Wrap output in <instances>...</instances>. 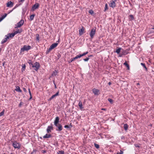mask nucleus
<instances>
[{
    "label": "nucleus",
    "mask_w": 154,
    "mask_h": 154,
    "mask_svg": "<svg viewBox=\"0 0 154 154\" xmlns=\"http://www.w3.org/2000/svg\"><path fill=\"white\" fill-rule=\"evenodd\" d=\"M108 9V5L107 4H106L105 5V10L106 11Z\"/></svg>",
    "instance_id": "nucleus-36"
},
{
    "label": "nucleus",
    "mask_w": 154,
    "mask_h": 154,
    "mask_svg": "<svg viewBox=\"0 0 154 154\" xmlns=\"http://www.w3.org/2000/svg\"><path fill=\"white\" fill-rule=\"evenodd\" d=\"M81 57H82V56H81V54H80L79 55H77V56H76V57L74 58V59H75V60L77 59L78 58H80Z\"/></svg>",
    "instance_id": "nucleus-29"
},
{
    "label": "nucleus",
    "mask_w": 154,
    "mask_h": 154,
    "mask_svg": "<svg viewBox=\"0 0 154 154\" xmlns=\"http://www.w3.org/2000/svg\"><path fill=\"white\" fill-rule=\"evenodd\" d=\"M123 153V151H122L121 150L119 154L118 153H117V154H122Z\"/></svg>",
    "instance_id": "nucleus-46"
},
{
    "label": "nucleus",
    "mask_w": 154,
    "mask_h": 154,
    "mask_svg": "<svg viewBox=\"0 0 154 154\" xmlns=\"http://www.w3.org/2000/svg\"><path fill=\"white\" fill-rule=\"evenodd\" d=\"M15 35H16V34L13 31V32L11 33H10V38H12Z\"/></svg>",
    "instance_id": "nucleus-27"
},
{
    "label": "nucleus",
    "mask_w": 154,
    "mask_h": 154,
    "mask_svg": "<svg viewBox=\"0 0 154 154\" xmlns=\"http://www.w3.org/2000/svg\"><path fill=\"white\" fill-rule=\"evenodd\" d=\"M31 48V47L29 45H25L23 48H21L20 53H22L25 51H28Z\"/></svg>",
    "instance_id": "nucleus-2"
},
{
    "label": "nucleus",
    "mask_w": 154,
    "mask_h": 154,
    "mask_svg": "<svg viewBox=\"0 0 154 154\" xmlns=\"http://www.w3.org/2000/svg\"><path fill=\"white\" fill-rule=\"evenodd\" d=\"M128 125L127 124H125L124 125V127L125 130H127L128 128Z\"/></svg>",
    "instance_id": "nucleus-25"
},
{
    "label": "nucleus",
    "mask_w": 154,
    "mask_h": 154,
    "mask_svg": "<svg viewBox=\"0 0 154 154\" xmlns=\"http://www.w3.org/2000/svg\"><path fill=\"white\" fill-rule=\"evenodd\" d=\"M55 126L57 127L58 128V129H56V130L59 131H61L63 129L62 126V125L59 124L57 125H55Z\"/></svg>",
    "instance_id": "nucleus-10"
},
{
    "label": "nucleus",
    "mask_w": 154,
    "mask_h": 154,
    "mask_svg": "<svg viewBox=\"0 0 154 154\" xmlns=\"http://www.w3.org/2000/svg\"><path fill=\"white\" fill-rule=\"evenodd\" d=\"M96 32V30L95 29L93 28L92 29L90 32V36L91 38H93L94 35H95Z\"/></svg>",
    "instance_id": "nucleus-6"
},
{
    "label": "nucleus",
    "mask_w": 154,
    "mask_h": 154,
    "mask_svg": "<svg viewBox=\"0 0 154 154\" xmlns=\"http://www.w3.org/2000/svg\"><path fill=\"white\" fill-rule=\"evenodd\" d=\"M29 94H30V95L31 96V97L30 98V99L31 98H32V97H31V93L30 92V90L29 89Z\"/></svg>",
    "instance_id": "nucleus-43"
},
{
    "label": "nucleus",
    "mask_w": 154,
    "mask_h": 154,
    "mask_svg": "<svg viewBox=\"0 0 154 154\" xmlns=\"http://www.w3.org/2000/svg\"><path fill=\"white\" fill-rule=\"evenodd\" d=\"M74 60H75V59H74V58H71V60L69 61V62H68L69 63H70L71 62H72V61H74Z\"/></svg>",
    "instance_id": "nucleus-37"
},
{
    "label": "nucleus",
    "mask_w": 154,
    "mask_h": 154,
    "mask_svg": "<svg viewBox=\"0 0 154 154\" xmlns=\"http://www.w3.org/2000/svg\"><path fill=\"white\" fill-rule=\"evenodd\" d=\"M25 0H19V2H23V1H24Z\"/></svg>",
    "instance_id": "nucleus-45"
},
{
    "label": "nucleus",
    "mask_w": 154,
    "mask_h": 154,
    "mask_svg": "<svg viewBox=\"0 0 154 154\" xmlns=\"http://www.w3.org/2000/svg\"><path fill=\"white\" fill-rule=\"evenodd\" d=\"M13 31L16 35L18 33H20L22 32V29H18L17 27H15Z\"/></svg>",
    "instance_id": "nucleus-5"
},
{
    "label": "nucleus",
    "mask_w": 154,
    "mask_h": 154,
    "mask_svg": "<svg viewBox=\"0 0 154 154\" xmlns=\"http://www.w3.org/2000/svg\"><path fill=\"white\" fill-rule=\"evenodd\" d=\"M108 100L109 102L112 104V103H113V100L112 99H110V98H109L108 99Z\"/></svg>",
    "instance_id": "nucleus-32"
},
{
    "label": "nucleus",
    "mask_w": 154,
    "mask_h": 154,
    "mask_svg": "<svg viewBox=\"0 0 154 154\" xmlns=\"http://www.w3.org/2000/svg\"><path fill=\"white\" fill-rule=\"evenodd\" d=\"M7 14H5L4 15L2 16V17H0V22L2 21L5 17L7 16Z\"/></svg>",
    "instance_id": "nucleus-19"
},
{
    "label": "nucleus",
    "mask_w": 154,
    "mask_h": 154,
    "mask_svg": "<svg viewBox=\"0 0 154 154\" xmlns=\"http://www.w3.org/2000/svg\"><path fill=\"white\" fill-rule=\"evenodd\" d=\"M153 134L154 135V133H153Z\"/></svg>",
    "instance_id": "nucleus-59"
},
{
    "label": "nucleus",
    "mask_w": 154,
    "mask_h": 154,
    "mask_svg": "<svg viewBox=\"0 0 154 154\" xmlns=\"http://www.w3.org/2000/svg\"><path fill=\"white\" fill-rule=\"evenodd\" d=\"M58 44L57 43H54L53 44L50 46L48 49L47 51V52L48 53L50 52L52 50L56 47L57 46Z\"/></svg>",
    "instance_id": "nucleus-3"
},
{
    "label": "nucleus",
    "mask_w": 154,
    "mask_h": 154,
    "mask_svg": "<svg viewBox=\"0 0 154 154\" xmlns=\"http://www.w3.org/2000/svg\"><path fill=\"white\" fill-rule=\"evenodd\" d=\"M13 145L15 148L19 149L20 147V144L16 141H15L13 143Z\"/></svg>",
    "instance_id": "nucleus-4"
},
{
    "label": "nucleus",
    "mask_w": 154,
    "mask_h": 154,
    "mask_svg": "<svg viewBox=\"0 0 154 154\" xmlns=\"http://www.w3.org/2000/svg\"><path fill=\"white\" fill-rule=\"evenodd\" d=\"M24 23V20H21L20 22L17 23L16 27H19L23 25Z\"/></svg>",
    "instance_id": "nucleus-7"
},
{
    "label": "nucleus",
    "mask_w": 154,
    "mask_h": 154,
    "mask_svg": "<svg viewBox=\"0 0 154 154\" xmlns=\"http://www.w3.org/2000/svg\"><path fill=\"white\" fill-rule=\"evenodd\" d=\"M124 64L126 66L128 69H129L130 68L129 65L127 63L126 61L124 63Z\"/></svg>",
    "instance_id": "nucleus-26"
},
{
    "label": "nucleus",
    "mask_w": 154,
    "mask_h": 154,
    "mask_svg": "<svg viewBox=\"0 0 154 154\" xmlns=\"http://www.w3.org/2000/svg\"><path fill=\"white\" fill-rule=\"evenodd\" d=\"M36 40L39 41V35L38 34H37L36 35Z\"/></svg>",
    "instance_id": "nucleus-31"
},
{
    "label": "nucleus",
    "mask_w": 154,
    "mask_h": 154,
    "mask_svg": "<svg viewBox=\"0 0 154 154\" xmlns=\"http://www.w3.org/2000/svg\"><path fill=\"white\" fill-rule=\"evenodd\" d=\"M78 105L81 110H82L84 108V107L82 106V103L81 101H79Z\"/></svg>",
    "instance_id": "nucleus-16"
},
{
    "label": "nucleus",
    "mask_w": 154,
    "mask_h": 154,
    "mask_svg": "<svg viewBox=\"0 0 154 154\" xmlns=\"http://www.w3.org/2000/svg\"><path fill=\"white\" fill-rule=\"evenodd\" d=\"M35 16V15L34 14H32L30 16V20L31 21H32L33 20Z\"/></svg>",
    "instance_id": "nucleus-22"
},
{
    "label": "nucleus",
    "mask_w": 154,
    "mask_h": 154,
    "mask_svg": "<svg viewBox=\"0 0 154 154\" xmlns=\"http://www.w3.org/2000/svg\"><path fill=\"white\" fill-rule=\"evenodd\" d=\"M26 67V66L25 64L22 65V67L21 69V71L22 72H23L25 70Z\"/></svg>",
    "instance_id": "nucleus-23"
},
{
    "label": "nucleus",
    "mask_w": 154,
    "mask_h": 154,
    "mask_svg": "<svg viewBox=\"0 0 154 154\" xmlns=\"http://www.w3.org/2000/svg\"><path fill=\"white\" fill-rule=\"evenodd\" d=\"M89 13L92 15L94 13V11L92 10H90L89 11Z\"/></svg>",
    "instance_id": "nucleus-33"
},
{
    "label": "nucleus",
    "mask_w": 154,
    "mask_h": 154,
    "mask_svg": "<svg viewBox=\"0 0 154 154\" xmlns=\"http://www.w3.org/2000/svg\"><path fill=\"white\" fill-rule=\"evenodd\" d=\"M102 110H105L106 109H104V108H102Z\"/></svg>",
    "instance_id": "nucleus-55"
},
{
    "label": "nucleus",
    "mask_w": 154,
    "mask_h": 154,
    "mask_svg": "<svg viewBox=\"0 0 154 154\" xmlns=\"http://www.w3.org/2000/svg\"><path fill=\"white\" fill-rule=\"evenodd\" d=\"M31 65L33 68H35L34 70L36 71H38L40 66L39 63L38 62H35L33 64L32 63Z\"/></svg>",
    "instance_id": "nucleus-1"
},
{
    "label": "nucleus",
    "mask_w": 154,
    "mask_h": 154,
    "mask_svg": "<svg viewBox=\"0 0 154 154\" xmlns=\"http://www.w3.org/2000/svg\"><path fill=\"white\" fill-rule=\"evenodd\" d=\"M125 52H126V51H124V50L122 49V54H123L125 53Z\"/></svg>",
    "instance_id": "nucleus-47"
},
{
    "label": "nucleus",
    "mask_w": 154,
    "mask_h": 154,
    "mask_svg": "<svg viewBox=\"0 0 154 154\" xmlns=\"http://www.w3.org/2000/svg\"><path fill=\"white\" fill-rule=\"evenodd\" d=\"M60 152V154H64V152L63 151H61Z\"/></svg>",
    "instance_id": "nucleus-48"
},
{
    "label": "nucleus",
    "mask_w": 154,
    "mask_h": 154,
    "mask_svg": "<svg viewBox=\"0 0 154 154\" xmlns=\"http://www.w3.org/2000/svg\"><path fill=\"white\" fill-rule=\"evenodd\" d=\"M53 130L52 124H51V126H48L47 129V131L48 133H49L51 132V130Z\"/></svg>",
    "instance_id": "nucleus-8"
},
{
    "label": "nucleus",
    "mask_w": 154,
    "mask_h": 154,
    "mask_svg": "<svg viewBox=\"0 0 154 154\" xmlns=\"http://www.w3.org/2000/svg\"><path fill=\"white\" fill-rule=\"evenodd\" d=\"M130 17V20H133L134 19V17L133 15H129Z\"/></svg>",
    "instance_id": "nucleus-30"
},
{
    "label": "nucleus",
    "mask_w": 154,
    "mask_h": 154,
    "mask_svg": "<svg viewBox=\"0 0 154 154\" xmlns=\"http://www.w3.org/2000/svg\"><path fill=\"white\" fill-rule=\"evenodd\" d=\"M137 85H139V83H137Z\"/></svg>",
    "instance_id": "nucleus-56"
},
{
    "label": "nucleus",
    "mask_w": 154,
    "mask_h": 154,
    "mask_svg": "<svg viewBox=\"0 0 154 154\" xmlns=\"http://www.w3.org/2000/svg\"><path fill=\"white\" fill-rule=\"evenodd\" d=\"M59 95V91L57 92L56 94L53 95L49 99V100L50 101L52 99L55 97H56L58 96Z\"/></svg>",
    "instance_id": "nucleus-15"
},
{
    "label": "nucleus",
    "mask_w": 154,
    "mask_h": 154,
    "mask_svg": "<svg viewBox=\"0 0 154 154\" xmlns=\"http://www.w3.org/2000/svg\"><path fill=\"white\" fill-rule=\"evenodd\" d=\"M43 152H44V153H45V151H43Z\"/></svg>",
    "instance_id": "nucleus-58"
},
{
    "label": "nucleus",
    "mask_w": 154,
    "mask_h": 154,
    "mask_svg": "<svg viewBox=\"0 0 154 154\" xmlns=\"http://www.w3.org/2000/svg\"><path fill=\"white\" fill-rule=\"evenodd\" d=\"M22 103H20V104H19V106L20 107Z\"/></svg>",
    "instance_id": "nucleus-52"
},
{
    "label": "nucleus",
    "mask_w": 154,
    "mask_h": 154,
    "mask_svg": "<svg viewBox=\"0 0 154 154\" xmlns=\"http://www.w3.org/2000/svg\"><path fill=\"white\" fill-rule=\"evenodd\" d=\"M84 29L83 26L79 29V34L80 35H82L84 33Z\"/></svg>",
    "instance_id": "nucleus-14"
},
{
    "label": "nucleus",
    "mask_w": 154,
    "mask_h": 154,
    "mask_svg": "<svg viewBox=\"0 0 154 154\" xmlns=\"http://www.w3.org/2000/svg\"><path fill=\"white\" fill-rule=\"evenodd\" d=\"M23 90L25 91V92H26V89H25V88H23Z\"/></svg>",
    "instance_id": "nucleus-51"
},
{
    "label": "nucleus",
    "mask_w": 154,
    "mask_h": 154,
    "mask_svg": "<svg viewBox=\"0 0 154 154\" xmlns=\"http://www.w3.org/2000/svg\"><path fill=\"white\" fill-rule=\"evenodd\" d=\"M109 5L110 7L113 8L116 7V4L114 1H110Z\"/></svg>",
    "instance_id": "nucleus-11"
},
{
    "label": "nucleus",
    "mask_w": 154,
    "mask_h": 154,
    "mask_svg": "<svg viewBox=\"0 0 154 154\" xmlns=\"http://www.w3.org/2000/svg\"><path fill=\"white\" fill-rule=\"evenodd\" d=\"M51 135L50 134H46L44 135L43 137L44 138H48L51 137Z\"/></svg>",
    "instance_id": "nucleus-18"
},
{
    "label": "nucleus",
    "mask_w": 154,
    "mask_h": 154,
    "mask_svg": "<svg viewBox=\"0 0 154 154\" xmlns=\"http://www.w3.org/2000/svg\"><path fill=\"white\" fill-rule=\"evenodd\" d=\"M13 5V3L10 1V7H12Z\"/></svg>",
    "instance_id": "nucleus-44"
},
{
    "label": "nucleus",
    "mask_w": 154,
    "mask_h": 154,
    "mask_svg": "<svg viewBox=\"0 0 154 154\" xmlns=\"http://www.w3.org/2000/svg\"><path fill=\"white\" fill-rule=\"evenodd\" d=\"M54 85H55V88H56V84H54Z\"/></svg>",
    "instance_id": "nucleus-54"
},
{
    "label": "nucleus",
    "mask_w": 154,
    "mask_h": 154,
    "mask_svg": "<svg viewBox=\"0 0 154 154\" xmlns=\"http://www.w3.org/2000/svg\"><path fill=\"white\" fill-rule=\"evenodd\" d=\"M39 7V4L38 3H36L32 7V9L34 11L37 9Z\"/></svg>",
    "instance_id": "nucleus-9"
},
{
    "label": "nucleus",
    "mask_w": 154,
    "mask_h": 154,
    "mask_svg": "<svg viewBox=\"0 0 154 154\" xmlns=\"http://www.w3.org/2000/svg\"><path fill=\"white\" fill-rule=\"evenodd\" d=\"M15 90L17 92H22V91L20 89L19 87L17 86L16 87V89H15Z\"/></svg>",
    "instance_id": "nucleus-20"
},
{
    "label": "nucleus",
    "mask_w": 154,
    "mask_h": 154,
    "mask_svg": "<svg viewBox=\"0 0 154 154\" xmlns=\"http://www.w3.org/2000/svg\"><path fill=\"white\" fill-rule=\"evenodd\" d=\"M92 56V55H90L89 57H91V56Z\"/></svg>",
    "instance_id": "nucleus-57"
},
{
    "label": "nucleus",
    "mask_w": 154,
    "mask_h": 154,
    "mask_svg": "<svg viewBox=\"0 0 154 154\" xmlns=\"http://www.w3.org/2000/svg\"><path fill=\"white\" fill-rule=\"evenodd\" d=\"M111 83L110 82H109L108 83V85H111Z\"/></svg>",
    "instance_id": "nucleus-53"
},
{
    "label": "nucleus",
    "mask_w": 154,
    "mask_h": 154,
    "mask_svg": "<svg viewBox=\"0 0 154 154\" xmlns=\"http://www.w3.org/2000/svg\"><path fill=\"white\" fill-rule=\"evenodd\" d=\"M92 91L93 93L95 95H98V94L99 93V90L96 88H94Z\"/></svg>",
    "instance_id": "nucleus-13"
},
{
    "label": "nucleus",
    "mask_w": 154,
    "mask_h": 154,
    "mask_svg": "<svg viewBox=\"0 0 154 154\" xmlns=\"http://www.w3.org/2000/svg\"><path fill=\"white\" fill-rule=\"evenodd\" d=\"M57 72L56 70H55L52 73V75L53 76H55L57 75Z\"/></svg>",
    "instance_id": "nucleus-24"
},
{
    "label": "nucleus",
    "mask_w": 154,
    "mask_h": 154,
    "mask_svg": "<svg viewBox=\"0 0 154 154\" xmlns=\"http://www.w3.org/2000/svg\"><path fill=\"white\" fill-rule=\"evenodd\" d=\"M88 53V51L87 52H86L85 53H83V54H81V56H82V57L83 56H84L85 55H86V54H87Z\"/></svg>",
    "instance_id": "nucleus-38"
},
{
    "label": "nucleus",
    "mask_w": 154,
    "mask_h": 154,
    "mask_svg": "<svg viewBox=\"0 0 154 154\" xmlns=\"http://www.w3.org/2000/svg\"><path fill=\"white\" fill-rule=\"evenodd\" d=\"M4 113V110H3L2 112L0 113V117L3 115Z\"/></svg>",
    "instance_id": "nucleus-35"
},
{
    "label": "nucleus",
    "mask_w": 154,
    "mask_h": 154,
    "mask_svg": "<svg viewBox=\"0 0 154 154\" xmlns=\"http://www.w3.org/2000/svg\"><path fill=\"white\" fill-rule=\"evenodd\" d=\"M6 38H5L2 42V44L5 42L7 41V39L9 38V35H8L7 36L6 35Z\"/></svg>",
    "instance_id": "nucleus-17"
},
{
    "label": "nucleus",
    "mask_w": 154,
    "mask_h": 154,
    "mask_svg": "<svg viewBox=\"0 0 154 154\" xmlns=\"http://www.w3.org/2000/svg\"><path fill=\"white\" fill-rule=\"evenodd\" d=\"M140 64L142 66H143L144 67V68L146 69V70H147V68L145 66V64L143 63H141Z\"/></svg>",
    "instance_id": "nucleus-28"
},
{
    "label": "nucleus",
    "mask_w": 154,
    "mask_h": 154,
    "mask_svg": "<svg viewBox=\"0 0 154 154\" xmlns=\"http://www.w3.org/2000/svg\"><path fill=\"white\" fill-rule=\"evenodd\" d=\"M7 6L8 7H9L10 6V2H8V3L7 4Z\"/></svg>",
    "instance_id": "nucleus-49"
},
{
    "label": "nucleus",
    "mask_w": 154,
    "mask_h": 154,
    "mask_svg": "<svg viewBox=\"0 0 154 154\" xmlns=\"http://www.w3.org/2000/svg\"><path fill=\"white\" fill-rule=\"evenodd\" d=\"M89 59V58L88 57H87L86 58L84 59V61H88Z\"/></svg>",
    "instance_id": "nucleus-40"
},
{
    "label": "nucleus",
    "mask_w": 154,
    "mask_h": 154,
    "mask_svg": "<svg viewBox=\"0 0 154 154\" xmlns=\"http://www.w3.org/2000/svg\"><path fill=\"white\" fill-rule=\"evenodd\" d=\"M94 145L95 147L97 148L98 149V148H99V145L97 144L94 143Z\"/></svg>",
    "instance_id": "nucleus-34"
},
{
    "label": "nucleus",
    "mask_w": 154,
    "mask_h": 154,
    "mask_svg": "<svg viewBox=\"0 0 154 154\" xmlns=\"http://www.w3.org/2000/svg\"><path fill=\"white\" fill-rule=\"evenodd\" d=\"M18 6V5H16L15 7L12 10H11V11H10V12L11 13V11L14 10V9H15V8H16Z\"/></svg>",
    "instance_id": "nucleus-42"
},
{
    "label": "nucleus",
    "mask_w": 154,
    "mask_h": 154,
    "mask_svg": "<svg viewBox=\"0 0 154 154\" xmlns=\"http://www.w3.org/2000/svg\"><path fill=\"white\" fill-rule=\"evenodd\" d=\"M123 55V54L121 53L119 54V57H122V56Z\"/></svg>",
    "instance_id": "nucleus-50"
},
{
    "label": "nucleus",
    "mask_w": 154,
    "mask_h": 154,
    "mask_svg": "<svg viewBox=\"0 0 154 154\" xmlns=\"http://www.w3.org/2000/svg\"><path fill=\"white\" fill-rule=\"evenodd\" d=\"M122 50V48H119L118 49H117L116 51V52L117 54H119L120 52L121 51V50Z\"/></svg>",
    "instance_id": "nucleus-21"
},
{
    "label": "nucleus",
    "mask_w": 154,
    "mask_h": 154,
    "mask_svg": "<svg viewBox=\"0 0 154 154\" xmlns=\"http://www.w3.org/2000/svg\"><path fill=\"white\" fill-rule=\"evenodd\" d=\"M59 118L58 117H57L54 120V123L55 125H57V124H59Z\"/></svg>",
    "instance_id": "nucleus-12"
},
{
    "label": "nucleus",
    "mask_w": 154,
    "mask_h": 154,
    "mask_svg": "<svg viewBox=\"0 0 154 154\" xmlns=\"http://www.w3.org/2000/svg\"><path fill=\"white\" fill-rule=\"evenodd\" d=\"M64 127L65 128H70V127L69 126H68V125H65L64 126Z\"/></svg>",
    "instance_id": "nucleus-41"
},
{
    "label": "nucleus",
    "mask_w": 154,
    "mask_h": 154,
    "mask_svg": "<svg viewBox=\"0 0 154 154\" xmlns=\"http://www.w3.org/2000/svg\"><path fill=\"white\" fill-rule=\"evenodd\" d=\"M135 146L136 147H139L140 146L137 144H134Z\"/></svg>",
    "instance_id": "nucleus-39"
}]
</instances>
